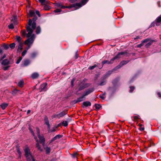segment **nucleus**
Returning <instances> with one entry per match:
<instances>
[{"label": "nucleus", "instance_id": "obj_8", "mask_svg": "<svg viewBox=\"0 0 161 161\" xmlns=\"http://www.w3.org/2000/svg\"><path fill=\"white\" fill-rule=\"evenodd\" d=\"M106 76H103L101 78V81L100 83L98 84V86H102L105 85L106 83V79H107Z\"/></svg>", "mask_w": 161, "mask_h": 161}, {"label": "nucleus", "instance_id": "obj_4", "mask_svg": "<svg viewBox=\"0 0 161 161\" xmlns=\"http://www.w3.org/2000/svg\"><path fill=\"white\" fill-rule=\"evenodd\" d=\"M25 155L27 161H35V159L32 155L30 149L28 147H26L24 149Z\"/></svg>", "mask_w": 161, "mask_h": 161}, {"label": "nucleus", "instance_id": "obj_17", "mask_svg": "<svg viewBox=\"0 0 161 161\" xmlns=\"http://www.w3.org/2000/svg\"><path fill=\"white\" fill-rule=\"evenodd\" d=\"M11 20L12 22L15 25H17L18 24L16 16H13Z\"/></svg>", "mask_w": 161, "mask_h": 161}, {"label": "nucleus", "instance_id": "obj_12", "mask_svg": "<svg viewBox=\"0 0 161 161\" xmlns=\"http://www.w3.org/2000/svg\"><path fill=\"white\" fill-rule=\"evenodd\" d=\"M1 64L2 65L5 66L8 64H12V63H11L10 61L7 59H3L1 61Z\"/></svg>", "mask_w": 161, "mask_h": 161}, {"label": "nucleus", "instance_id": "obj_6", "mask_svg": "<svg viewBox=\"0 0 161 161\" xmlns=\"http://www.w3.org/2000/svg\"><path fill=\"white\" fill-rule=\"evenodd\" d=\"M36 131L37 132V136L40 140V143H41L43 142H45V139L44 136L43 135H40V130L37 127L36 128Z\"/></svg>", "mask_w": 161, "mask_h": 161}, {"label": "nucleus", "instance_id": "obj_48", "mask_svg": "<svg viewBox=\"0 0 161 161\" xmlns=\"http://www.w3.org/2000/svg\"><path fill=\"white\" fill-rule=\"evenodd\" d=\"M27 50L25 49L23 52L22 53V56H24L25 55V54H26L27 52Z\"/></svg>", "mask_w": 161, "mask_h": 161}, {"label": "nucleus", "instance_id": "obj_51", "mask_svg": "<svg viewBox=\"0 0 161 161\" xmlns=\"http://www.w3.org/2000/svg\"><path fill=\"white\" fill-rule=\"evenodd\" d=\"M130 92H133V90L134 89L135 87L134 86H130Z\"/></svg>", "mask_w": 161, "mask_h": 161}, {"label": "nucleus", "instance_id": "obj_29", "mask_svg": "<svg viewBox=\"0 0 161 161\" xmlns=\"http://www.w3.org/2000/svg\"><path fill=\"white\" fill-rule=\"evenodd\" d=\"M85 97V96L83 94L81 97L77 99V102H80L83 101V100L85 99H84V98Z\"/></svg>", "mask_w": 161, "mask_h": 161}, {"label": "nucleus", "instance_id": "obj_45", "mask_svg": "<svg viewBox=\"0 0 161 161\" xmlns=\"http://www.w3.org/2000/svg\"><path fill=\"white\" fill-rule=\"evenodd\" d=\"M21 35L22 36H25L26 35V31L25 30H22L21 32Z\"/></svg>", "mask_w": 161, "mask_h": 161}, {"label": "nucleus", "instance_id": "obj_34", "mask_svg": "<svg viewBox=\"0 0 161 161\" xmlns=\"http://www.w3.org/2000/svg\"><path fill=\"white\" fill-rule=\"evenodd\" d=\"M44 8L45 10H48L50 8V7L47 5L44 4Z\"/></svg>", "mask_w": 161, "mask_h": 161}, {"label": "nucleus", "instance_id": "obj_19", "mask_svg": "<svg viewBox=\"0 0 161 161\" xmlns=\"http://www.w3.org/2000/svg\"><path fill=\"white\" fill-rule=\"evenodd\" d=\"M149 39L150 40L147 42H148L145 45V47L147 48L148 47L153 43L154 42H155L154 40H151L150 38Z\"/></svg>", "mask_w": 161, "mask_h": 161}, {"label": "nucleus", "instance_id": "obj_55", "mask_svg": "<svg viewBox=\"0 0 161 161\" xmlns=\"http://www.w3.org/2000/svg\"><path fill=\"white\" fill-rule=\"evenodd\" d=\"M75 81V80H73L71 81V85L72 86H74V82Z\"/></svg>", "mask_w": 161, "mask_h": 161}, {"label": "nucleus", "instance_id": "obj_14", "mask_svg": "<svg viewBox=\"0 0 161 161\" xmlns=\"http://www.w3.org/2000/svg\"><path fill=\"white\" fill-rule=\"evenodd\" d=\"M91 105V103L89 101H86L83 102L82 105V107L84 108L85 107H87L90 106Z\"/></svg>", "mask_w": 161, "mask_h": 161}, {"label": "nucleus", "instance_id": "obj_41", "mask_svg": "<svg viewBox=\"0 0 161 161\" xmlns=\"http://www.w3.org/2000/svg\"><path fill=\"white\" fill-rule=\"evenodd\" d=\"M3 47L6 50L8 49L9 47V46L8 45L5 44H4L3 45Z\"/></svg>", "mask_w": 161, "mask_h": 161}, {"label": "nucleus", "instance_id": "obj_5", "mask_svg": "<svg viewBox=\"0 0 161 161\" xmlns=\"http://www.w3.org/2000/svg\"><path fill=\"white\" fill-rule=\"evenodd\" d=\"M123 55H125L126 56H129V54L126 51L120 52L115 57L111 59V61H114L115 59L119 58L121 57V56Z\"/></svg>", "mask_w": 161, "mask_h": 161}, {"label": "nucleus", "instance_id": "obj_40", "mask_svg": "<svg viewBox=\"0 0 161 161\" xmlns=\"http://www.w3.org/2000/svg\"><path fill=\"white\" fill-rule=\"evenodd\" d=\"M15 45V44L14 43H13L10 44L9 46L12 49L14 48Z\"/></svg>", "mask_w": 161, "mask_h": 161}, {"label": "nucleus", "instance_id": "obj_43", "mask_svg": "<svg viewBox=\"0 0 161 161\" xmlns=\"http://www.w3.org/2000/svg\"><path fill=\"white\" fill-rule=\"evenodd\" d=\"M6 57V55L4 54L2 57H0V62Z\"/></svg>", "mask_w": 161, "mask_h": 161}, {"label": "nucleus", "instance_id": "obj_62", "mask_svg": "<svg viewBox=\"0 0 161 161\" xmlns=\"http://www.w3.org/2000/svg\"><path fill=\"white\" fill-rule=\"evenodd\" d=\"M139 130L141 131H143L144 130V127H140Z\"/></svg>", "mask_w": 161, "mask_h": 161}, {"label": "nucleus", "instance_id": "obj_28", "mask_svg": "<svg viewBox=\"0 0 161 161\" xmlns=\"http://www.w3.org/2000/svg\"><path fill=\"white\" fill-rule=\"evenodd\" d=\"M41 29L40 26H38L36 28V33L37 34H38L41 33Z\"/></svg>", "mask_w": 161, "mask_h": 161}, {"label": "nucleus", "instance_id": "obj_25", "mask_svg": "<svg viewBox=\"0 0 161 161\" xmlns=\"http://www.w3.org/2000/svg\"><path fill=\"white\" fill-rule=\"evenodd\" d=\"M39 75L37 73H34L32 74L31 77L33 79H35L38 77Z\"/></svg>", "mask_w": 161, "mask_h": 161}, {"label": "nucleus", "instance_id": "obj_24", "mask_svg": "<svg viewBox=\"0 0 161 161\" xmlns=\"http://www.w3.org/2000/svg\"><path fill=\"white\" fill-rule=\"evenodd\" d=\"M29 129L30 131L31 132V133H32L33 136H34L35 139H36V142H38V140L37 139V137L35 135V134L32 130L30 127H29Z\"/></svg>", "mask_w": 161, "mask_h": 161}, {"label": "nucleus", "instance_id": "obj_58", "mask_svg": "<svg viewBox=\"0 0 161 161\" xmlns=\"http://www.w3.org/2000/svg\"><path fill=\"white\" fill-rule=\"evenodd\" d=\"M134 118L135 119H139V117L137 116H134Z\"/></svg>", "mask_w": 161, "mask_h": 161}, {"label": "nucleus", "instance_id": "obj_13", "mask_svg": "<svg viewBox=\"0 0 161 161\" xmlns=\"http://www.w3.org/2000/svg\"><path fill=\"white\" fill-rule=\"evenodd\" d=\"M47 84L46 83H43L41 85V91H47Z\"/></svg>", "mask_w": 161, "mask_h": 161}, {"label": "nucleus", "instance_id": "obj_50", "mask_svg": "<svg viewBox=\"0 0 161 161\" xmlns=\"http://www.w3.org/2000/svg\"><path fill=\"white\" fill-rule=\"evenodd\" d=\"M9 67H10L9 66H7L3 67V69L4 70H6L8 69V68Z\"/></svg>", "mask_w": 161, "mask_h": 161}, {"label": "nucleus", "instance_id": "obj_57", "mask_svg": "<svg viewBox=\"0 0 161 161\" xmlns=\"http://www.w3.org/2000/svg\"><path fill=\"white\" fill-rule=\"evenodd\" d=\"M77 1V0H69V2L72 3H74Z\"/></svg>", "mask_w": 161, "mask_h": 161}, {"label": "nucleus", "instance_id": "obj_20", "mask_svg": "<svg viewBox=\"0 0 161 161\" xmlns=\"http://www.w3.org/2000/svg\"><path fill=\"white\" fill-rule=\"evenodd\" d=\"M23 45V43H19V45L18 47L17 51L18 52H20L21 51V50L22 49V47Z\"/></svg>", "mask_w": 161, "mask_h": 161}, {"label": "nucleus", "instance_id": "obj_52", "mask_svg": "<svg viewBox=\"0 0 161 161\" xmlns=\"http://www.w3.org/2000/svg\"><path fill=\"white\" fill-rule=\"evenodd\" d=\"M36 14L38 15L39 17L41 15L40 14V12L38 10H36Z\"/></svg>", "mask_w": 161, "mask_h": 161}, {"label": "nucleus", "instance_id": "obj_9", "mask_svg": "<svg viewBox=\"0 0 161 161\" xmlns=\"http://www.w3.org/2000/svg\"><path fill=\"white\" fill-rule=\"evenodd\" d=\"M129 62L128 61H125L124 60L121 61L119 64L115 68H114V70H116V69L120 68L124 65L126 64Z\"/></svg>", "mask_w": 161, "mask_h": 161}, {"label": "nucleus", "instance_id": "obj_53", "mask_svg": "<svg viewBox=\"0 0 161 161\" xmlns=\"http://www.w3.org/2000/svg\"><path fill=\"white\" fill-rule=\"evenodd\" d=\"M17 151L18 154L21 153V152L20 151V148L19 147H17Z\"/></svg>", "mask_w": 161, "mask_h": 161}, {"label": "nucleus", "instance_id": "obj_31", "mask_svg": "<svg viewBox=\"0 0 161 161\" xmlns=\"http://www.w3.org/2000/svg\"><path fill=\"white\" fill-rule=\"evenodd\" d=\"M46 150V153L47 154H49L51 151V148L50 147L47 146L45 149H44Z\"/></svg>", "mask_w": 161, "mask_h": 161}, {"label": "nucleus", "instance_id": "obj_7", "mask_svg": "<svg viewBox=\"0 0 161 161\" xmlns=\"http://www.w3.org/2000/svg\"><path fill=\"white\" fill-rule=\"evenodd\" d=\"M67 114V110H64L60 112V113H57L53 115L54 118H56L60 119V118L63 117L64 115H66Z\"/></svg>", "mask_w": 161, "mask_h": 161}, {"label": "nucleus", "instance_id": "obj_44", "mask_svg": "<svg viewBox=\"0 0 161 161\" xmlns=\"http://www.w3.org/2000/svg\"><path fill=\"white\" fill-rule=\"evenodd\" d=\"M37 53L36 52H34L32 53L31 54V57L32 58H34L37 55Z\"/></svg>", "mask_w": 161, "mask_h": 161}, {"label": "nucleus", "instance_id": "obj_21", "mask_svg": "<svg viewBox=\"0 0 161 161\" xmlns=\"http://www.w3.org/2000/svg\"><path fill=\"white\" fill-rule=\"evenodd\" d=\"M18 93L21 94L19 90H17L16 89H14L12 92V94L13 95H15Z\"/></svg>", "mask_w": 161, "mask_h": 161}, {"label": "nucleus", "instance_id": "obj_18", "mask_svg": "<svg viewBox=\"0 0 161 161\" xmlns=\"http://www.w3.org/2000/svg\"><path fill=\"white\" fill-rule=\"evenodd\" d=\"M44 121H45V124L47 126L48 128L50 129V125L49 123V121L47 117V116H45L44 117Z\"/></svg>", "mask_w": 161, "mask_h": 161}, {"label": "nucleus", "instance_id": "obj_3", "mask_svg": "<svg viewBox=\"0 0 161 161\" xmlns=\"http://www.w3.org/2000/svg\"><path fill=\"white\" fill-rule=\"evenodd\" d=\"M27 37L28 39L24 43L27 45V47L26 49L27 51L31 47L33 44L35 38V35L34 34L32 33L30 37Z\"/></svg>", "mask_w": 161, "mask_h": 161}, {"label": "nucleus", "instance_id": "obj_1", "mask_svg": "<svg viewBox=\"0 0 161 161\" xmlns=\"http://www.w3.org/2000/svg\"><path fill=\"white\" fill-rule=\"evenodd\" d=\"M37 19V18L36 17L33 18L32 20L29 19L28 21V25L26 26V29L27 31L28 32L26 34V37H30L31 35L33 34L34 31L36 27V23L35 21Z\"/></svg>", "mask_w": 161, "mask_h": 161}, {"label": "nucleus", "instance_id": "obj_35", "mask_svg": "<svg viewBox=\"0 0 161 161\" xmlns=\"http://www.w3.org/2000/svg\"><path fill=\"white\" fill-rule=\"evenodd\" d=\"M30 15L31 17L35 15V12L32 10L29 11Z\"/></svg>", "mask_w": 161, "mask_h": 161}, {"label": "nucleus", "instance_id": "obj_39", "mask_svg": "<svg viewBox=\"0 0 161 161\" xmlns=\"http://www.w3.org/2000/svg\"><path fill=\"white\" fill-rule=\"evenodd\" d=\"M62 124L64 126L66 127L68 125V121H64L62 122Z\"/></svg>", "mask_w": 161, "mask_h": 161}, {"label": "nucleus", "instance_id": "obj_36", "mask_svg": "<svg viewBox=\"0 0 161 161\" xmlns=\"http://www.w3.org/2000/svg\"><path fill=\"white\" fill-rule=\"evenodd\" d=\"M16 39L17 41L19 42V43H22L21 42L22 39L19 36H16Z\"/></svg>", "mask_w": 161, "mask_h": 161}, {"label": "nucleus", "instance_id": "obj_33", "mask_svg": "<svg viewBox=\"0 0 161 161\" xmlns=\"http://www.w3.org/2000/svg\"><path fill=\"white\" fill-rule=\"evenodd\" d=\"M112 71H109L103 76H106V78H107L112 73Z\"/></svg>", "mask_w": 161, "mask_h": 161}, {"label": "nucleus", "instance_id": "obj_60", "mask_svg": "<svg viewBox=\"0 0 161 161\" xmlns=\"http://www.w3.org/2000/svg\"><path fill=\"white\" fill-rule=\"evenodd\" d=\"M56 131V129L54 128H53V129L51 130L50 131L51 132H53Z\"/></svg>", "mask_w": 161, "mask_h": 161}, {"label": "nucleus", "instance_id": "obj_37", "mask_svg": "<svg viewBox=\"0 0 161 161\" xmlns=\"http://www.w3.org/2000/svg\"><path fill=\"white\" fill-rule=\"evenodd\" d=\"M39 1L42 5H44L45 3H48L49 2L46 1V0H39Z\"/></svg>", "mask_w": 161, "mask_h": 161}, {"label": "nucleus", "instance_id": "obj_16", "mask_svg": "<svg viewBox=\"0 0 161 161\" xmlns=\"http://www.w3.org/2000/svg\"><path fill=\"white\" fill-rule=\"evenodd\" d=\"M90 86L89 84L85 83L81 85L79 88V90L80 91Z\"/></svg>", "mask_w": 161, "mask_h": 161}, {"label": "nucleus", "instance_id": "obj_32", "mask_svg": "<svg viewBox=\"0 0 161 161\" xmlns=\"http://www.w3.org/2000/svg\"><path fill=\"white\" fill-rule=\"evenodd\" d=\"M24 84L23 80H21L18 83V86L20 87H22Z\"/></svg>", "mask_w": 161, "mask_h": 161}, {"label": "nucleus", "instance_id": "obj_49", "mask_svg": "<svg viewBox=\"0 0 161 161\" xmlns=\"http://www.w3.org/2000/svg\"><path fill=\"white\" fill-rule=\"evenodd\" d=\"M96 67V65H93V66H90L89 67V69L91 70H92V69H93L95 68Z\"/></svg>", "mask_w": 161, "mask_h": 161}, {"label": "nucleus", "instance_id": "obj_42", "mask_svg": "<svg viewBox=\"0 0 161 161\" xmlns=\"http://www.w3.org/2000/svg\"><path fill=\"white\" fill-rule=\"evenodd\" d=\"M22 57H19V58L17 60L16 63L17 64H19L22 59Z\"/></svg>", "mask_w": 161, "mask_h": 161}, {"label": "nucleus", "instance_id": "obj_64", "mask_svg": "<svg viewBox=\"0 0 161 161\" xmlns=\"http://www.w3.org/2000/svg\"><path fill=\"white\" fill-rule=\"evenodd\" d=\"M74 102L75 103H79V102H77V99L76 100H74Z\"/></svg>", "mask_w": 161, "mask_h": 161}, {"label": "nucleus", "instance_id": "obj_38", "mask_svg": "<svg viewBox=\"0 0 161 161\" xmlns=\"http://www.w3.org/2000/svg\"><path fill=\"white\" fill-rule=\"evenodd\" d=\"M95 107L96 109H99L101 108V106L99 104H95Z\"/></svg>", "mask_w": 161, "mask_h": 161}, {"label": "nucleus", "instance_id": "obj_63", "mask_svg": "<svg viewBox=\"0 0 161 161\" xmlns=\"http://www.w3.org/2000/svg\"><path fill=\"white\" fill-rule=\"evenodd\" d=\"M158 95L159 97H161V94L160 92L158 93Z\"/></svg>", "mask_w": 161, "mask_h": 161}, {"label": "nucleus", "instance_id": "obj_46", "mask_svg": "<svg viewBox=\"0 0 161 161\" xmlns=\"http://www.w3.org/2000/svg\"><path fill=\"white\" fill-rule=\"evenodd\" d=\"M8 27L9 29H13L14 28V26L13 24H11L10 25H8Z\"/></svg>", "mask_w": 161, "mask_h": 161}, {"label": "nucleus", "instance_id": "obj_30", "mask_svg": "<svg viewBox=\"0 0 161 161\" xmlns=\"http://www.w3.org/2000/svg\"><path fill=\"white\" fill-rule=\"evenodd\" d=\"M36 142H37V143L36 144V147H37L38 150H39L41 152H42L43 151V150L41 148V146L40 145L38 142V141Z\"/></svg>", "mask_w": 161, "mask_h": 161}, {"label": "nucleus", "instance_id": "obj_56", "mask_svg": "<svg viewBox=\"0 0 161 161\" xmlns=\"http://www.w3.org/2000/svg\"><path fill=\"white\" fill-rule=\"evenodd\" d=\"M75 57L76 59H77L78 57V54L77 52L75 53Z\"/></svg>", "mask_w": 161, "mask_h": 161}, {"label": "nucleus", "instance_id": "obj_23", "mask_svg": "<svg viewBox=\"0 0 161 161\" xmlns=\"http://www.w3.org/2000/svg\"><path fill=\"white\" fill-rule=\"evenodd\" d=\"M61 137V136L60 135H57L56 136H55L51 140L50 142H52L55 140L59 139Z\"/></svg>", "mask_w": 161, "mask_h": 161}, {"label": "nucleus", "instance_id": "obj_27", "mask_svg": "<svg viewBox=\"0 0 161 161\" xmlns=\"http://www.w3.org/2000/svg\"><path fill=\"white\" fill-rule=\"evenodd\" d=\"M114 61H111V59L110 61L108 60H104L102 62L103 64H110L113 63Z\"/></svg>", "mask_w": 161, "mask_h": 161}, {"label": "nucleus", "instance_id": "obj_47", "mask_svg": "<svg viewBox=\"0 0 161 161\" xmlns=\"http://www.w3.org/2000/svg\"><path fill=\"white\" fill-rule=\"evenodd\" d=\"M61 10L60 9H56L54 11V12L55 13H56L60 12H61Z\"/></svg>", "mask_w": 161, "mask_h": 161}, {"label": "nucleus", "instance_id": "obj_22", "mask_svg": "<svg viewBox=\"0 0 161 161\" xmlns=\"http://www.w3.org/2000/svg\"><path fill=\"white\" fill-rule=\"evenodd\" d=\"M8 103H4L1 104L0 106L3 110H4L8 106Z\"/></svg>", "mask_w": 161, "mask_h": 161}, {"label": "nucleus", "instance_id": "obj_61", "mask_svg": "<svg viewBox=\"0 0 161 161\" xmlns=\"http://www.w3.org/2000/svg\"><path fill=\"white\" fill-rule=\"evenodd\" d=\"M3 53V51L2 49L1 48H0V55L2 54Z\"/></svg>", "mask_w": 161, "mask_h": 161}, {"label": "nucleus", "instance_id": "obj_10", "mask_svg": "<svg viewBox=\"0 0 161 161\" xmlns=\"http://www.w3.org/2000/svg\"><path fill=\"white\" fill-rule=\"evenodd\" d=\"M161 22V16L158 17L156 19L154 22L152 23L151 25V26H154V24L155 23L156 25L158 26L160 25L159 23Z\"/></svg>", "mask_w": 161, "mask_h": 161}, {"label": "nucleus", "instance_id": "obj_15", "mask_svg": "<svg viewBox=\"0 0 161 161\" xmlns=\"http://www.w3.org/2000/svg\"><path fill=\"white\" fill-rule=\"evenodd\" d=\"M150 40L149 38H147L144 40H143L142 41L141 43L140 44H138L137 45V47H141L143 45L144 43H147V42L148 41Z\"/></svg>", "mask_w": 161, "mask_h": 161}, {"label": "nucleus", "instance_id": "obj_2", "mask_svg": "<svg viewBox=\"0 0 161 161\" xmlns=\"http://www.w3.org/2000/svg\"><path fill=\"white\" fill-rule=\"evenodd\" d=\"M87 1L88 0H82L81 3H77L67 6H63L60 3H58L57 5L58 7L61 8H74L75 10L80 8L82 6L85 5Z\"/></svg>", "mask_w": 161, "mask_h": 161}, {"label": "nucleus", "instance_id": "obj_11", "mask_svg": "<svg viewBox=\"0 0 161 161\" xmlns=\"http://www.w3.org/2000/svg\"><path fill=\"white\" fill-rule=\"evenodd\" d=\"M94 91V88H91L87 89L83 94L85 97L92 92Z\"/></svg>", "mask_w": 161, "mask_h": 161}, {"label": "nucleus", "instance_id": "obj_26", "mask_svg": "<svg viewBox=\"0 0 161 161\" xmlns=\"http://www.w3.org/2000/svg\"><path fill=\"white\" fill-rule=\"evenodd\" d=\"M30 61L28 59H26L24 61L23 65L24 66H27L30 64Z\"/></svg>", "mask_w": 161, "mask_h": 161}, {"label": "nucleus", "instance_id": "obj_54", "mask_svg": "<svg viewBox=\"0 0 161 161\" xmlns=\"http://www.w3.org/2000/svg\"><path fill=\"white\" fill-rule=\"evenodd\" d=\"M41 143H42V146L43 147L44 149H45V142H43Z\"/></svg>", "mask_w": 161, "mask_h": 161}, {"label": "nucleus", "instance_id": "obj_59", "mask_svg": "<svg viewBox=\"0 0 161 161\" xmlns=\"http://www.w3.org/2000/svg\"><path fill=\"white\" fill-rule=\"evenodd\" d=\"M99 97L102 98V99H104L105 98V97H104L103 96V95H100L99 96Z\"/></svg>", "mask_w": 161, "mask_h": 161}]
</instances>
